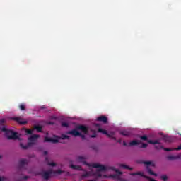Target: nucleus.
Wrapping results in <instances>:
<instances>
[{"instance_id": "1", "label": "nucleus", "mask_w": 181, "mask_h": 181, "mask_svg": "<svg viewBox=\"0 0 181 181\" xmlns=\"http://www.w3.org/2000/svg\"><path fill=\"white\" fill-rule=\"evenodd\" d=\"M39 134H34L28 138L29 142L27 145H23V144H20V146L23 149H28V148H30V146H33V145H36V142L37 141V139L40 138Z\"/></svg>"}, {"instance_id": "2", "label": "nucleus", "mask_w": 181, "mask_h": 181, "mask_svg": "<svg viewBox=\"0 0 181 181\" xmlns=\"http://www.w3.org/2000/svg\"><path fill=\"white\" fill-rule=\"evenodd\" d=\"M1 131L5 132L6 136L8 139H19V136H18V133L12 130H9L5 127H2L1 129Z\"/></svg>"}, {"instance_id": "3", "label": "nucleus", "mask_w": 181, "mask_h": 181, "mask_svg": "<svg viewBox=\"0 0 181 181\" xmlns=\"http://www.w3.org/2000/svg\"><path fill=\"white\" fill-rule=\"evenodd\" d=\"M63 171L62 170H57L54 171L53 170H49L48 171H45L42 173V177L45 180H48V179H50L52 175H62V173Z\"/></svg>"}, {"instance_id": "4", "label": "nucleus", "mask_w": 181, "mask_h": 181, "mask_svg": "<svg viewBox=\"0 0 181 181\" xmlns=\"http://www.w3.org/2000/svg\"><path fill=\"white\" fill-rule=\"evenodd\" d=\"M141 163H144V165H146L147 172L148 173H149V175H151L152 176H158L156 173H155L153 171H152L151 168H149L150 165L154 167L155 163H153L152 161H143V162H141Z\"/></svg>"}, {"instance_id": "5", "label": "nucleus", "mask_w": 181, "mask_h": 181, "mask_svg": "<svg viewBox=\"0 0 181 181\" xmlns=\"http://www.w3.org/2000/svg\"><path fill=\"white\" fill-rule=\"evenodd\" d=\"M92 168H95V169H98L99 172H106V170L108 169V167L104 166L101 164L98 163H93L92 165Z\"/></svg>"}, {"instance_id": "6", "label": "nucleus", "mask_w": 181, "mask_h": 181, "mask_svg": "<svg viewBox=\"0 0 181 181\" xmlns=\"http://www.w3.org/2000/svg\"><path fill=\"white\" fill-rule=\"evenodd\" d=\"M76 129H78V131H81V132H83V134H88V128L84 125H78L76 127Z\"/></svg>"}, {"instance_id": "7", "label": "nucleus", "mask_w": 181, "mask_h": 181, "mask_svg": "<svg viewBox=\"0 0 181 181\" xmlns=\"http://www.w3.org/2000/svg\"><path fill=\"white\" fill-rule=\"evenodd\" d=\"M12 119L16 122H18V124L21 125H26V124H28L27 121L23 120V119L21 117H13Z\"/></svg>"}, {"instance_id": "8", "label": "nucleus", "mask_w": 181, "mask_h": 181, "mask_svg": "<svg viewBox=\"0 0 181 181\" xmlns=\"http://www.w3.org/2000/svg\"><path fill=\"white\" fill-rule=\"evenodd\" d=\"M26 165H28V160L26 159H21L19 161V169H23V168H25V166H26Z\"/></svg>"}, {"instance_id": "9", "label": "nucleus", "mask_w": 181, "mask_h": 181, "mask_svg": "<svg viewBox=\"0 0 181 181\" xmlns=\"http://www.w3.org/2000/svg\"><path fill=\"white\" fill-rule=\"evenodd\" d=\"M45 142H52V144H57L59 143V139L46 136L45 138Z\"/></svg>"}, {"instance_id": "10", "label": "nucleus", "mask_w": 181, "mask_h": 181, "mask_svg": "<svg viewBox=\"0 0 181 181\" xmlns=\"http://www.w3.org/2000/svg\"><path fill=\"white\" fill-rule=\"evenodd\" d=\"M97 121H99V122H103V124H107L108 122V118L105 116H100L97 117Z\"/></svg>"}, {"instance_id": "11", "label": "nucleus", "mask_w": 181, "mask_h": 181, "mask_svg": "<svg viewBox=\"0 0 181 181\" xmlns=\"http://www.w3.org/2000/svg\"><path fill=\"white\" fill-rule=\"evenodd\" d=\"M67 134L69 135H73V136H78L80 135V132L76 129L68 132Z\"/></svg>"}, {"instance_id": "12", "label": "nucleus", "mask_w": 181, "mask_h": 181, "mask_svg": "<svg viewBox=\"0 0 181 181\" xmlns=\"http://www.w3.org/2000/svg\"><path fill=\"white\" fill-rule=\"evenodd\" d=\"M139 144H142V142L138 140H133L129 144V146H135L139 145Z\"/></svg>"}, {"instance_id": "13", "label": "nucleus", "mask_w": 181, "mask_h": 181, "mask_svg": "<svg viewBox=\"0 0 181 181\" xmlns=\"http://www.w3.org/2000/svg\"><path fill=\"white\" fill-rule=\"evenodd\" d=\"M119 168H121L122 169H127L128 170H132L134 169L124 164H119Z\"/></svg>"}, {"instance_id": "14", "label": "nucleus", "mask_w": 181, "mask_h": 181, "mask_svg": "<svg viewBox=\"0 0 181 181\" xmlns=\"http://www.w3.org/2000/svg\"><path fill=\"white\" fill-rule=\"evenodd\" d=\"M148 143L151 144V145H156V144L159 145L160 144V142H159L158 140H155V141H153V140H148Z\"/></svg>"}, {"instance_id": "15", "label": "nucleus", "mask_w": 181, "mask_h": 181, "mask_svg": "<svg viewBox=\"0 0 181 181\" xmlns=\"http://www.w3.org/2000/svg\"><path fill=\"white\" fill-rule=\"evenodd\" d=\"M168 159H169V160H173L175 159H180V156H168Z\"/></svg>"}, {"instance_id": "16", "label": "nucleus", "mask_w": 181, "mask_h": 181, "mask_svg": "<svg viewBox=\"0 0 181 181\" xmlns=\"http://www.w3.org/2000/svg\"><path fill=\"white\" fill-rule=\"evenodd\" d=\"M71 169H74L75 170H81V167L78 166V165H74L73 164H71L70 165Z\"/></svg>"}, {"instance_id": "17", "label": "nucleus", "mask_w": 181, "mask_h": 181, "mask_svg": "<svg viewBox=\"0 0 181 181\" xmlns=\"http://www.w3.org/2000/svg\"><path fill=\"white\" fill-rule=\"evenodd\" d=\"M34 129H36L37 132H42V127L40 125L34 126Z\"/></svg>"}, {"instance_id": "18", "label": "nucleus", "mask_w": 181, "mask_h": 181, "mask_svg": "<svg viewBox=\"0 0 181 181\" xmlns=\"http://www.w3.org/2000/svg\"><path fill=\"white\" fill-rule=\"evenodd\" d=\"M120 134L123 135V136H129V135H131V133L127 131H122L120 132Z\"/></svg>"}, {"instance_id": "19", "label": "nucleus", "mask_w": 181, "mask_h": 181, "mask_svg": "<svg viewBox=\"0 0 181 181\" xmlns=\"http://www.w3.org/2000/svg\"><path fill=\"white\" fill-rule=\"evenodd\" d=\"M98 132H100L101 134H103L104 135H108V132L107 130H104L101 128L98 129Z\"/></svg>"}, {"instance_id": "20", "label": "nucleus", "mask_w": 181, "mask_h": 181, "mask_svg": "<svg viewBox=\"0 0 181 181\" xmlns=\"http://www.w3.org/2000/svg\"><path fill=\"white\" fill-rule=\"evenodd\" d=\"M19 108L21 111H25L26 110V105H25L23 103H21L19 105Z\"/></svg>"}, {"instance_id": "21", "label": "nucleus", "mask_w": 181, "mask_h": 181, "mask_svg": "<svg viewBox=\"0 0 181 181\" xmlns=\"http://www.w3.org/2000/svg\"><path fill=\"white\" fill-rule=\"evenodd\" d=\"M110 169H111V170H114L115 172H116L117 173H119V175H122V173L119 172L118 169H115V167H110Z\"/></svg>"}, {"instance_id": "22", "label": "nucleus", "mask_w": 181, "mask_h": 181, "mask_svg": "<svg viewBox=\"0 0 181 181\" xmlns=\"http://www.w3.org/2000/svg\"><path fill=\"white\" fill-rule=\"evenodd\" d=\"M25 132H26V134H28V135H32V134H33V130L27 129H25Z\"/></svg>"}, {"instance_id": "23", "label": "nucleus", "mask_w": 181, "mask_h": 181, "mask_svg": "<svg viewBox=\"0 0 181 181\" xmlns=\"http://www.w3.org/2000/svg\"><path fill=\"white\" fill-rule=\"evenodd\" d=\"M85 159H86V157H83V156H78V158H77L78 162H83V160H85Z\"/></svg>"}, {"instance_id": "24", "label": "nucleus", "mask_w": 181, "mask_h": 181, "mask_svg": "<svg viewBox=\"0 0 181 181\" xmlns=\"http://www.w3.org/2000/svg\"><path fill=\"white\" fill-rule=\"evenodd\" d=\"M160 180L163 181H166V180H168V176L166 175H161Z\"/></svg>"}, {"instance_id": "25", "label": "nucleus", "mask_w": 181, "mask_h": 181, "mask_svg": "<svg viewBox=\"0 0 181 181\" xmlns=\"http://www.w3.org/2000/svg\"><path fill=\"white\" fill-rule=\"evenodd\" d=\"M69 123L67 122H62V127H64V128H69Z\"/></svg>"}, {"instance_id": "26", "label": "nucleus", "mask_w": 181, "mask_h": 181, "mask_svg": "<svg viewBox=\"0 0 181 181\" xmlns=\"http://www.w3.org/2000/svg\"><path fill=\"white\" fill-rule=\"evenodd\" d=\"M148 147V144L145 143H142L141 146H139V148H141L143 149H145V148Z\"/></svg>"}, {"instance_id": "27", "label": "nucleus", "mask_w": 181, "mask_h": 181, "mask_svg": "<svg viewBox=\"0 0 181 181\" xmlns=\"http://www.w3.org/2000/svg\"><path fill=\"white\" fill-rule=\"evenodd\" d=\"M164 151H165L166 152H170L172 151H175V149L173 148H163Z\"/></svg>"}, {"instance_id": "28", "label": "nucleus", "mask_w": 181, "mask_h": 181, "mask_svg": "<svg viewBox=\"0 0 181 181\" xmlns=\"http://www.w3.org/2000/svg\"><path fill=\"white\" fill-rule=\"evenodd\" d=\"M90 138H97V132L93 131V134L90 136Z\"/></svg>"}, {"instance_id": "29", "label": "nucleus", "mask_w": 181, "mask_h": 181, "mask_svg": "<svg viewBox=\"0 0 181 181\" xmlns=\"http://www.w3.org/2000/svg\"><path fill=\"white\" fill-rule=\"evenodd\" d=\"M140 139H141L142 141H148V136H141Z\"/></svg>"}, {"instance_id": "30", "label": "nucleus", "mask_w": 181, "mask_h": 181, "mask_svg": "<svg viewBox=\"0 0 181 181\" xmlns=\"http://www.w3.org/2000/svg\"><path fill=\"white\" fill-rule=\"evenodd\" d=\"M106 135L107 136H108V138H112V136H114V132L107 133V134Z\"/></svg>"}, {"instance_id": "31", "label": "nucleus", "mask_w": 181, "mask_h": 181, "mask_svg": "<svg viewBox=\"0 0 181 181\" xmlns=\"http://www.w3.org/2000/svg\"><path fill=\"white\" fill-rule=\"evenodd\" d=\"M164 139L165 141H166L167 142H170V138L168 136H164Z\"/></svg>"}, {"instance_id": "32", "label": "nucleus", "mask_w": 181, "mask_h": 181, "mask_svg": "<svg viewBox=\"0 0 181 181\" xmlns=\"http://www.w3.org/2000/svg\"><path fill=\"white\" fill-rule=\"evenodd\" d=\"M47 165H49V166L54 167V166H56V163H54V162L48 163Z\"/></svg>"}, {"instance_id": "33", "label": "nucleus", "mask_w": 181, "mask_h": 181, "mask_svg": "<svg viewBox=\"0 0 181 181\" xmlns=\"http://www.w3.org/2000/svg\"><path fill=\"white\" fill-rule=\"evenodd\" d=\"M155 148L156 149H163V146H161V145L155 146Z\"/></svg>"}, {"instance_id": "34", "label": "nucleus", "mask_w": 181, "mask_h": 181, "mask_svg": "<svg viewBox=\"0 0 181 181\" xmlns=\"http://www.w3.org/2000/svg\"><path fill=\"white\" fill-rule=\"evenodd\" d=\"M69 136H67V135H63L62 136V139H69Z\"/></svg>"}, {"instance_id": "35", "label": "nucleus", "mask_w": 181, "mask_h": 181, "mask_svg": "<svg viewBox=\"0 0 181 181\" xmlns=\"http://www.w3.org/2000/svg\"><path fill=\"white\" fill-rule=\"evenodd\" d=\"M78 136H81V138L82 139H86V136L84 134H82L81 133H80V134L78 135Z\"/></svg>"}, {"instance_id": "36", "label": "nucleus", "mask_w": 181, "mask_h": 181, "mask_svg": "<svg viewBox=\"0 0 181 181\" xmlns=\"http://www.w3.org/2000/svg\"><path fill=\"white\" fill-rule=\"evenodd\" d=\"M4 124H5V119H1L0 120V124H1V125H3Z\"/></svg>"}, {"instance_id": "37", "label": "nucleus", "mask_w": 181, "mask_h": 181, "mask_svg": "<svg viewBox=\"0 0 181 181\" xmlns=\"http://www.w3.org/2000/svg\"><path fill=\"white\" fill-rule=\"evenodd\" d=\"M174 149V151H180V149H181V146L180 145L177 148H173Z\"/></svg>"}, {"instance_id": "38", "label": "nucleus", "mask_w": 181, "mask_h": 181, "mask_svg": "<svg viewBox=\"0 0 181 181\" xmlns=\"http://www.w3.org/2000/svg\"><path fill=\"white\" fill-rule=\"evenodd\" d=\"M124 146H128V144L125 141H123Z\"/></svg>"}, {"instance_id": "39", "label": "nucleus", "mask_w": 181, "mask_h": 181, "mask_svg": "<svg viewBox=\"0 0 181 181\" xmlns=\"http://www.w3.org/2000/svg\"><path fill=\"white\" fill-rule=\"evenodd\" d=\"M0 181H5V177H0Z\"/></svg>"}, {"instance_id": "40", "label": "nucleus", "mask_w": 181, "mask_h": 181, "mask_svg": "<svg viewBox=\"0 0 181 181\" xmlns=\"http://www.w3.org/2000/svg\"><path fill=\"white\" fill-rule=\"evenodd\" d=\"M23 179L24 180H28V179H29V176H24Z\"/></svg>"}, {"instance_id": "41", "label": "nucleus", "mask_w": 181, "mask_h": 181, "mask_svg": "<svg viewBox=\"0 0 181 181\" xmlns=\"http://www.w3.org/2000/svg\"><path fill=\"white\" fill-rule=\"evenodd\" d=\"M111 139H113L114 141H117V138H115V137H114L112 136Z\"/></svg>"}, {"instance_id": "42", "label": "nucleus", "mask_w": 181, "mask_h": 181, "mask_svg": "<svg viewBox=\"0 0 181 181\" xmlns=\"http://www.w3.org/2000/svg\"><path fill=\"white\" fill-rule=\"evenodd\" d=\"M40 108H41V110H45V108H46V107L45 105H43Z\"/></svg>"}, {"instance_id": "43", "label": "nucleus", "mask_w": 181, "mask_h": 181, "mask_svg": "<svg viewBox=\"0 0 181 181\" xmlns=\"http://www.w3.org/2000/svg\"><path fill=\"white\" fill-rule=\"evenodd\" d=\"M117 142H118L119 144H121V143L122 142V140L119 139V140L117 141Z\"/></svg>"}, {"instance_id": "44", "label": "nucleus", "mask_w": 181, "mask_h": 181, "mask_svg": "<svg viewBox=\"0 0 181 181\" xmlns=\"http://www.w3.org/2000/svg\"><path fill=\"white\" fill-rule=\"evenodd\" d=\"M44 155H47V151H44Z\"/></svg>"}, {"instance_id": "45", "label": "nucleus", "mask_w": 181, "mask_h": 181, "mask_svg": "<svg viewBox=\"0 0 181 181\" xmlns=\"http://www.w3.org/2000/svg\"><path fill=\"white\" fill-rule=\"evenodd\" d=\"M83 163H84V165H88V164L87 163V162H86V161H84Z\"/></svg>"}, {"instance_id": "46", "label": "nucleus", "mask_w": 181, "mask_h": 181, "mask_svg": "<svg viewBox=\"0 0 181 181\" xmlns=\"http://www.w3.org/2000/svg\"><path fill=\"white\" fill-rule=\"evenodd\" d=\"M1 158H2V156L0 155V159H1Z\"/></svg>"}, {"instance_id": "47", "label": "nucleus", "mask_w": 181, "mask_h": 181, "mask_svg": "<svg viewBox=\"0 0 181 181\" xmlns=\"http://www.w3.org/2000/svg\"><path fill=\"white\" fill-rule=\"evenodd\" d=\"M98 176H99V177H101V175H99Z\"/></svg>"}, {"instance_id": "48", "label": "nucleus", "mask_w": 181, "mask_h": 181, "mask_svg": "<svg viewBox=\"0 0 181 181\" xmlns=\"http://www.w3.org/2000/svg\"><path fill=\"white\" fill-rule=\"evenodd\" d=\"M46 160H47V158H46Z\"/></svg>"}, {"instance_id": "49", "label": "nucleus", "mask_w": 181, "mask_h": 181, "mask_svg": "<svg viewBox=\"0 0 181 181\" xmlns=\"http://www.w3.org/2000/svg\"><path fill=\"white\" fill-rule=\"evenodd\" d=\"M49 124H53V123L50 122Z\"/></svg>"}]
</instances>
